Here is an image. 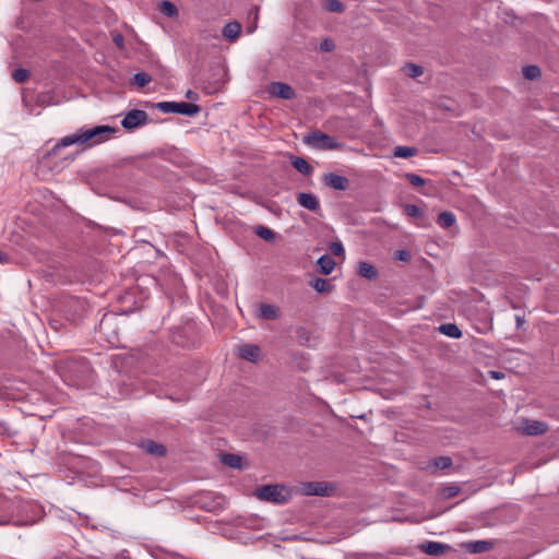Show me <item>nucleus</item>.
<instances>
[{"mask_svg": "<svg viewBox=\"0 0 559 559\" xmlns=\"http://www.w3.org/2000/svg\"><path fill=\"white\" fill-rule=\"evenodd\" d=\"M255 497L262 501L284 503L288 499V492L283 485H265L255 490Z\"/></svg>", "mask_w": 559, "mask_h": 559, "instance_id": "nucleus-4", "label": "nucleus"}, {"mask_svg": "<svg viewBox=\"0 0 559 559\" xmlns=\"http://www.w3.org/2000/svg\"><path fill=\"white\" fill-rule=\"evenodd\" d=\"M456 222L454 213L450 211H443L438 215L437 224L444 229L452 227Z\"/></svg>", "mask_w": 559, "mask_h": 559, "instance_id": "nucleus-21", "label": "nucleus"}, {"mask_svg": "<svg viewBox=\"0 0 559 559\" xmlns=\"http://www.w3.org/2000/svg\"><path fill=\"white\" fill-rule=\"evenodd\" d=\"M254 234L265 241H273L275 239V233L266 226L259 225L254 228Z\"/></svg>", "mask_w": 559, "mask_h": 559, "instance_id": "nucleus-26", "label": "nucleus"}, {"mask_svg": "<svg viewBox=\"0 0 559 559\" xmlns=\"http://www.w3.org/2000/svg\"><path fill=\"white\" fill-rule=\"evenodd\" d=\"M117 129L109 126H95L92 128L83 127L74 134L63 136L49 152L48 156L56 155L59 150L73 144H84L91 142V145L103 143L116 133Z\"/></svg>", "mask_w": 559, "mask_h": 559, "instance_id": "nucleus-1", "label": "nucleus"}, {"mask_svg": "<svg viewBox=\"0 0 559 559\" xmlns=\"http://www.w3.org/2000/svg\"><path fill=\"white\" fill-rule=\"evenodd\" d=\"M459 492H460V487L454 486V485L444 487L442 490V493L445 498H453V497L457 496Z\"/></svg>", "mask_w": 559, "mask_h": 559, "instance_id": "nucleus-37", "label": "nucleus"}, {"mask_svg": "<svg viewBox=\"0 0 559 559\" xmlns=\"http://www.w3.org/2000/svg\"><path fill=\"white\" fill-rule=\"evenodd\" d=\"M317 263H318V266H319L321 273H323L324 275L331 274L336 265L333 258L330 257L329 254H324V255L320 257L318 259Z\"/></svg>", "mask_w": 559, "mask_h": 559, "instance_id": "nucleus-20", "label": "nucleus"}, {"mask_svg": "<svg viewBox=\"0 0 559 559\" xmlns=\"http://www.w3.org/2000/svg\"><path fill=\"white\" fill-rule=\"evenodd\" d=\"M404 212H405V214L407 216H411V217H420L421 214H423V212L419 209V206H417L415 204H407V205H405Z\"/></svg>", "mask_w": 559, "mask_h": 559, "instance_id": "nucleus-36", "label": "nucleus"}, {"mask_svg": "<svg viewBox=\"0 0 559 559\" xmlns=\"http://www.w3.org/2000/svg\"><path fill=\"white\" fill-rule=\"evenodd\" d=\"M330 250L335 255H344L345 249L342 242H332L330 246Z\"/></svg>", "mask_w": 559, "mask_h": 559, "instance_id": "nucleus-38", "label": "nucleus"}, {"mask_svg": "<svg viewBox=\"0 0 559 559\" xmlns=\"http://www.w3.org/2000/svg\"><path fill=\"white\" fill-rule=\"evenodd\" d=\"M292 166L302 175H310L312 171L310 164L302 157H293Z\"/></svg>", "mask_w": 559, "mask_h": 559, "instance_id": "nucleus-23", "label": "nucleus"}, {"mask_svg": "<svg viewBox=\"0 0 559 559\" xmlns=\"http://www.w3.org/2000/svg\"><path fill=\"white\" fill-rule=\"evenodd\" d=\"M156 108L164 114H180L189 117L200 112L198 105L185 102H159Z\"/></svg>", "mask_w": 559, "mask_h": 559, "instance_id": "nucleus-5", "label": "nucleus"}, {"mask_svg": "<svg viewBox=\"0 0 559 559\" xmlns=\"http://www.w3.org/2000/svg\"><path fill=\"white\" fill-rule=\"evenodd\" d=\"M334 490V486L328 481H309L301 486V492L305 496H330Z\"/></svg>", "mask_w": 559, "mask_h": 559, "instance_id": "nucleus-7", "label": "nucleus"}, {"mask_svg": "<svg viewBox=\"0 0 559 559\" xmlns=\"http://www.w3.org/2000/svg\"><path fill=\"white\" fill-rule=\"evenodd\" d=\"M255 27H257L255 25H251V26H249V27L247 28L248 33H250V34H251V33H253V32L255 31Z\"/></svg>", "mask_w": 559, "mask_h": 559, "instance_id": "nucleus-45", "label": "nucleus"}, {"mask_svg": "<svg viewBox=\"0 0 559 559\" xmlns=\"http://www.w3.org/2000/svg\"><path fill=\"white\" fill-rule=\"evenodd\" d=\"M112 40L117 47H119L120 49L123 48L124 37L120 33H115L112 36Z\"/></svg>", "mask_w": 559, "mask_h": 559, "instance_id": "nucleus-40", "label": "nucleus"}, {"mask_svg": "<svg viewBox=\"0 0 559 559\" xmlns=\"http://www.w3.org/2000/svg\"><path fill=\"white\" fill-rule=\"evenodd\" d=\"M22 518L15 516V498L9 499L0 495V525H14L23 522Z\"/></svg>", "mask_w": 559, "mask_h": 559, "instance_id": "nucleus-6", "label": "nucleus"}, {"mask_svg": "<svg viewBox=\"0 0 559 559\" xmlns=\"http://www.w3.org/2000/svg\"><path fill=\"white\" fill-rule=\"evenodd\" d=\"M405 72L409 78L416 79L423 74V68L414 63H407L405 66Z\"/></svg>", "mask_w": 559, "mask_h": 559, "instance_id": "nucleus-33", "label": "nucleus"}, {"mask_svg": "<svg viewBox=\"0 0 559 559\" xmlns=\"http://www.w3.org/2000/svg\"><path fill=\"white\" fill-rule=\"evenodd\" d=\"M147 114L144 110L132 109L121 120V126L127 130H134L147 123Z\"/></svg>", "mask_w": 559, "mask_h": 559, "instance_id": "nucleus-8", "label": "nucleus"}, {"mask_svg": "<svg viewBox=\"0 0 559 559\" xmlns=\"http://www.w3.org/2000/svg\"><path fill=\"white\" fill-rule=\"evenodd\" d=\"M297 203L311 212H319L321 210L320 200L317 195L309 192H299L296 194Z\"/></svg>", "mask_w": 559, "mask_h": 559, "instance_id": "nucleus-10", "label": "nucleus"}, {"mask_svg": "<svg viewBox=\"0 0 559 559\" xmlns=\"http://www.w3.org/2000/svg\"><path fill=\"white\" fill-rule=\"evenodd\" d=\"M241 32V25L237 21H233L227 23L222 31V35L225 39L229 41H235L238 39Z\"/></svg>", "mask_w": 559, "mask_h": 559, "instance_id": "nucleus-16", "label": "nucleus"}, {"mask_svg": "<svg viewBox=\"0 0 559 559\" xmlns=\"http://www.w3.org/2000/svg\"><path fill=\"white\" fill-rule=\"evenodd\" d=\"M152 81V78L148 73L146 72H138L134 74L133 76V82L135 85H138L139 87H144L146 86L150 82Z\"/></svg>", "mask_w": 559, "mask_h": 559, "instance_id": "nucleus-29", "label": "nucleus"}, {"mask_svg": "<svg viewBox=\"0 0 559 559\" xmlns=\"http://www.w3.org/2000/svg\"><path fill=\"white\" fill-rule=\"evenodd\" d=\"M141 448L144 450V452L154 456H164L166 454L165 445L153 440H143L141 442Z\"/></svg>", "mask_w": 559, "mask_h": 559, "instance_id": "nucleus-17", "label": "nucleus"}, {"mask_svg": "<svg viewBox=\"0 0 559 559\" xmlns=\"http://www.w3.org/2000/svg\"><path fill=\"white\" fill-rule=\"evenodd\" d=\"M222 462L229 466V467H233V468H241L242 465V457L237 455V454H233V453H226L222 456Z\"/></svg>", "mask_w": 559, "mask_h": 559, "instance_id": "nucleus-25", "label": "nucleus"}, {"mask_svg": "<svg viewBox=\"0 0 559 559\" xmlns=\"http://www.w3.org/2000/svg\"><path fill=\"white\" fill-rule=\"evenodd\" d=\"M493 547L490 540H474L463 544V548L469 554H483L491 550Z\"/></svg>", "mask_w": 559, "mask_h": 559, "instance_id": "nucleus-14", "label": "nucleus"}, {"mask_svg": "<svg viewBox=\"0 0 559 559\" xmlns=\"http://www.w3.org/2000/svg\"><path fill=\"white\" fill-rule=\"evenodd\" d=\"M269 93L282 99H292L295 97L293 87L283 82H273L269 86Z\"/></svg>", "mask_w": 559, "mask_h": 559, "instance_id": "nucleus-11", "label": "nucleus"}, {"mask_svg": "<svg viewBox=\"0 0 559 559\" xmlns=\"http://www.w3.org/2000/svg\"><path fill=\"white\" fill-rule=\"evenodd\" d=\"M417 150L412 146H396L394 148V156L400 158H408L416 155Z\"/></svg>", "mask_w": 559, "mask_h": 559, "instance_id": "nucleus-27", "label": "nucleus"}, {"mask_svg": "<svg viewBox=\"0 0 559 559\" xmlns=\"http://www.w3.org/2000/svg\"><path fill=\"white\" fill-rule=\"evenodd\" d=\"M259 317L264 320H276L280 317V309L274 305L260 304Z\"/></svg>", "mask_w": 559, "mask_h": 559, "instance_id": "nucleus-18", "label": "nucleus"}, {"mask_svg": "<svg viewBox=\"0 0 559 559\" xmlns=\"http://www.w3.org/2000/svg\"><path fill=\"white\" fill-rule=\"evenodd\" d=\"M322 182L336 191H345L349 188V179L345 176L337 175L335 173L324 174L322 177Z\"/></svg>", "mask_w": 559, "mask_h": 559, "instance_id": "nucleus-9", "label": "nucleus"}, {"mask_svg": "<svg viewBox=\"0 0 559 559\" xmlns=\"http://www.w3.org/2000/svg\"><path fill=\"white\" fill-rule=\"evenodd\" d=\"M313 289L320 294L330 293L334 289V285L330 280L318 277L311 282Z\"/></svg>", "mask_w": 559, "mask_h": 559, "instance_id": "nucleus-22", "label": "nucleus"}, {"mask_svg": "<svg viewBox=\"0 0 559 559\" xmlns=\"http://www.w3.org/2000/svg\"><path fill=\"white\" fill-rule=\"evenodd\" d=\"M522 322L523 321H522L521 317L516 316V325H518V328L521 326Z\"/></svg>", "mask_w": 559, "mask_h": 559, "instance_id": "nucleus-46", "label": "nucleus"}, {"mask_svg": "<svg viewBox=\"0 0 559 559\" xmlns=\"http://www.w3.org/2000/svg\"><path fill=\"white\" fill-rule=\"evenodd\" d=\"M440 332L449 337L460 338L462 336V332L459 326L454 323H445L439 328Z\"/></svg>", "mask_w": 559, "mask_h": 559, "instance_id": "nucleus-24", "label": "nucleus"}, {"mask_svg": "<svg viewBox=\"0 0 559 559\" xmlns=\"http://www.w3.org/2000/svg\"><path fill=\"white\" fill-rule=\"evenodd\" d=\"M520 429L527 436H538L547 431V425L539 420L525 419Z\"/></svg>", "mask_w": 559, "mask_h": 559, "instance_id": "nucleus-12", "label": "nucleus"}, {"mask_svg": "<svg viewBox=\"0 0 559 559\" xmlns=\"http://www.w3.org/2000/svg\"><path fill=\"white\" fill-rule=\"evenodd\" d=\"M405 178L414 187H421L426 182L423 177H420L419 175H416V174H412V173L411 174H406Z\"/></svg>", "mask_w": 559, "mask_h": 559, "instance_id": "nucleus-35", "label": "nucleus"}, {"mask_svg": "<svg viewBox=\"0 0 559 559\" xmlns=\"http://www.w3.org/2000/svg\"><path fill=\"white\" fill-rule=\"evenodd\" d=\"M43 513L44 510L38 503L15 497V516L24 520L15 526L33 525L43 516Z\"/></svg>", "mask_w": 559, "mask_h": 559, "instance_id": "nucleus-2", "label": "nucleus"}, {"mask_svg": "<svg viewBox=\"0 0 559 559\" xmlns=\"http://www.w3.org/2000/svg\"><path fill=\"white\" fill-rule=\"evenodd\" d=\"M489 374L492 379H496V380H500V379H503L504 378V373L501 372V371H497V370H491L489 371Z\"/></svg>", "mask_w": 559, "mask_h": 559, "instance_id": "nucleus-41", "label": "nucleus"}, {"mask_svg": "<svg viewBox=\"0 0 559 559\" xmlns=\"http://www.w3.org/2000/svg\"><path fill=\"white\" fill-rule=\"evenodd\" d=\"M12 78L17 83H23L29 78V71L24 68H17L12 72Z\"/></svg>", "mask_w": 559, "mask_h": 559, "instance_id": "nucleus-32", "label": "nucleus"}, {"mask_svg": "<svg viewBox=\"0 0 559 559\" xmlns=\"http://www.w3.org/2000/svg\"><path fill=\"white\" fill-rule=\"evenodd\" d=\"M260 353V347L254 344H243L238 349L239 357L251 362L259 359Z\"/></svg>", "mask_w": 559, "mask_h": 559, "instance_id": "nucleus-13", "label": "nucleus"}, {"mask_svg": "<svg viewBox=\"0 0 559 559\" xmlns=\"http://www.w3.org/2000/svg\"><path fill=\"white\" fill-rule=\"evenodd\" d=\"M9 260H10L9 255L5 252L0 250V263L5 264L9 262Z\"/></svg>", "mask_w": 559, "mask_h": 559, "instance_id": "nucleus-42", "label": "nucleus"}, {"mask_svg": "<svg viewBox=\"0 0 559 559\" xmlns=\"http://www.w3.org/2000/svg\"><path fill=\"white\" fill-rule=\"evenodd\" d=\"M357 273L367 280H376L378 277L377 269L372 264L365 261L358 263Z\"/></svg>", "mask_w": 559, "mask_h": 559, "instance_id": "nucleus-19", "label": "nucleus"}, {"mask_svg": "<svg viewBox=\"0 0 559 559\" xmlns=\"http://www.w3.org/2000/svg\"><path fill=\"white\" fill-rule=\"evenodd\" d=\"M186 97L190 100H197L198 99V94L191 90H189L186 94Z\"/></svg>", "mask_w": 559, "mask_h": 559, "instance_id": "nucleus-43", "label": "nucleus"}, {"mask_svg": "<svg viewBox=\"0 0 559 559\" xmlns=\"http://www.w3.org/2000/svg\"><path fill=\"white\" fill-rule=\"evenodd\" d=\"M409 258V253L407 251L401 250L399 251V259L403 261H407Z\"/></svg>", "mask_w": 559, "mask_h": 559, "instance_id": "nucleus-44", "label": "nucleus"}, {"mask_svg": "<svg viewBox=\"0 0 559 559\" xmlns=\"http://www.w3.org/2000/svg\"><path fill=\"white\" fill-rule=\"evenodd\" d=\"M159 10L168 17H175L178 15V10L176 5L170 1H162L159 4Z\"/></svg>", "mask_w": 559, "mask_h": 559, "instance_id": "nucleus-28", "label": "nucleus"}, {"mask_svg": "<svg viewBox=\"0 0 559 559\" xmlns=\"http://www.w3.org/2000/svg\"><path fill=\"white\" fill-rule=\"evenodd\" d=\"M324 8L325 10H328L329 12H336V13H341L344 11V5L341 1L338 0H325L324 1Z\"/></svg>", "mask_w": 559, "mask_h": 559, "instance_id": "nucleus-30", "label": "nucleus"}, {"mask_svg": "<svg viewBox=\"0 0 559 559\" xmlns=\"http://www.w3.org/2000/svg\"><path fill=\"white\" fill-rule=\"evenodd\" d=\"M320 50L321 51H333L334 48H335V44L332 39L330 38H325L321 44H320Z\"/></svg>", "mask_w": 559, "mask_h": 559, "instance_id": "nucleus-39", "label": "nucleus"}, {"mask_svg": "<svg viewBox=\"0 0 559 559\" xmlns=\"http://www.w3.org/2000/svg\"><path fill=\"white\" fill-rule=\"evenodd\" d=\"M450 548L449 545L438 542H427L420 546V549L430 556H441Z\"/></svg>", "mask_w": 559, "mask_h": 559, "instance_id": "nucleus-15", "label": "nucleus"}, {"mask_svg": "<svg viewBox=\"0 0 559 559\" xmlns=\"http://www.w3.org/2000/svg\"><path fill=\"white\" fill-rule=\"evenodd\" d=\"M254 11H257V9H254ZM258 19V12H254V20L257 21Z\"/></svg>", "mask_w": 559, "mask_h": 559, "instance_id": "nucleus-47", "label": "nucleus"}, {"mask_svg": "<svg viewBox=\"0 0 559 559\" xmlns=\"http://www.w3.org/2000/svg\"><path fill=\"white\" fill-rule=\"evenodd\" d=\"M305 142L312 148L320 151L341 150L344 146V144L338 142L334 136L318 130L309 133Z\"/></svg>", "mask_w": 559, "mask_h": 559, "instance_id": "nucleus-3", "label": "nucleus"}, {"mask_svg": "<svg viewBox=\"0 0 559 559\" xmlns=\"http://www.w3.org/2000/svg\"><path fill=\"white\" fill-rule=\"evenodd\" d=\"M523 75L528 80H536L540 76V70L537 66H526L523 68Z\"/></svg>", "mask_w": 559, "mask_h": 559, "instance_id": "nucleus-31", "label": "nucleus"}, {"mask_svg": "<svg viewBox=\"0 0 559 559\" xmlns=\"http://www.w3.org/2000/svg\"><path fill=\"white\" fill-rule=\"evenodd\" d=\"M432 464L438 469H445L452 465V460L449 456H439L433 460Z\"/></svg>", "mask_w": 559, "mask_h": 559, "instance_id": "nucleus-34", "label": "nucleus"}]
</instances>
